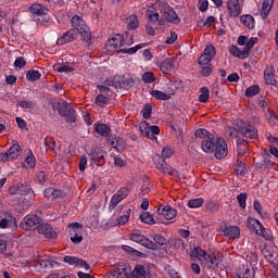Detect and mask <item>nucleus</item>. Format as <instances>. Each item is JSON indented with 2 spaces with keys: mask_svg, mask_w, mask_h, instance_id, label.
Here are the masks:
<instances>
[{
  "mask_svg": "<svg viewBox=\"0 0 278 278\" xmlns=\"http://www.w3.org/2000/svg\"><path fill=\"white\" fill-rule=\"evenodd\" d=\"M72 29H68L62 36H60L56 40V45H68V42H73V40H77V35L79 34L85 41H90L92 35L90 34V28L86 25V22L79 16L75 15L72 17Z\"/></svg>",
  "mask_w": 278,
  "mask_h": 278,
  "instance_id": "1",
  "label": "nucleus"
},
{
  "mask_svg": "<svg viewBox=\"0 0 278 278\" xmlns=\"http://www.w3.org/2000/svg\"><path fill=\"white\" fill-rule=\"evenodd\" d=\"M173 153L174 151L170 148L168 147L163 148L161 153L163 159L157 156L159 162H156V168L157 170H161L162 173H164L165 175H169L170 177H179V172H177V169L166 164V161H165L173 157Z\"/></svg>",
  "mask_w": 278,
  "mask_h": 278,
  "instance_id": "2",
  "label": "nucleus"
},
{
  "mask_svg": "<svg viewBox=\"0 0 278 278\" xmlns=\"http://www.w3.org/2000/svg\"><path fill=\"white\" fill-rule=\"evenodd\" d=\"M53 110H56L60 116L65 118L66 123H75L77 121V113L75 112V109L64 100H59L54 103Z\"/></svg>",
  "mask_w": 278,
  "mask_h": 278,
  "instance_id": "3",
  "label": "nucleus"
},
{
  "mask_svg": "<svg viewBox=\"0 0 278 278\" xmlns=\"http://www.w3.org/2000/svg\"><path fill=\"white\" fill-rule=\"evenodd\" d=\"M159 12L162 14L165 21H167V23H172L173 25H179V23H181V18H179V15L168 2H160Z\"/></svg>",
  "mask_w": 278,
  "mask_h": 278,
  "instance_id": "4",
  "label": "nucleus"
},
{
  "mask_svg": "<svg viewBox=\"0 0 278 278\" xmlns=\"http://www.w3.org/2000/svg\"><path fill=\"white\" fill-rule=\"evenodd\" d=\"M29 12L33 14L34 20L40 23V25H45V23L49 22V10L42 7V4L34 3L29 8Z\"/></svg>",
  "mask_w": 278,
  "mask_h": 278,
  "instance_id": "5",
  "label": "nucleus"
},
{
  "mask_svg": "<svg viewBox=\"0 0 278 278\" xmlns=\"http://www.w3.org/2000/svg\"><path fill=\"white\" fill-rule=\"evenodd\" d=\"M129 238L132 242H137L138 244H141V247H146V249H150L151 251H157V244L144 237V235H142L140 230H132V232L129 235Z\"/></svg>",
  "mask_w": 278,
  "mask_h": 278,
  "instance_id": "6",
  "label": "nucleus"
},
{
  "mask_svg": "<svg viewBox=\"0 0 278 278\" xmlns=\"http://www.w3.org/2000/svg\"><path fill=\"white\" fill-rule=\"evenodd\" d=\"M42 223V219L38 215H26L23 218V222L21 223L20 227L21 229H24L25 231H31V229H38Z\"/></svg>",
  "mask_w": 278,
  "mask_h": 278,
  "instance_id": "7",
  "label": "nucleus"
},
{
  "mask_svg": "<svg viewBox=\"0 0 278 278\" xmlns=\"http://www.w3.org/2000/svg\"><path fill=\"white\" fill-rule=\"evenodd\" d=\"M215 157L216 160H223V157H227L229 150L227 148V142L223 138H217L215 140Z\"/></svg>",
  "mask_w": 278,
  "mask_h": 278,
  "instance_id": "8",
  "label": "nucleus"
},
{
  "mask_svg": "<svg viewBox=\"0 0 278 278\" xmlns=\"http://www.w3.org/2000/svg\"><path fill=\"white\" fill-rule=\"evenodd\" d=\"M216 58V47L208 45L205 47L203 54L198 59V64H210Z\"/></svg>",
  "mask_w": 278,
  "mask_h": 278,
  "instance_id": "9",
  "label": "nucleus"
},
{
  "mask_svg": "<svg viewBox=\"0 0 278 278\" xmlns=\"http://www.w3.org/2000/svg\"><path fill=\"white\" fill-rule=\"evenodd\" d=\"M157 214L165 218V220H173L177 216V210L168 205H160L157 208Z\"/></svg>",
  "mask_w": 278,
  "mask_h": 278,
  "instance_id": "10",
  "label": "nucleus"
},
{
  "mask_svg": "<svg viewBox=\"0 0 278 278\" xmlns=\"http://www.w3.org/2000/svg\"><path fill=\"white\" fill-rule=\"evenodd\" d=\"M43 197L48 201H58V199H64L65 193H64V191H62L60 189H55L53 187H50V188H46L43 190Z\"/></svg>",
  "mask_w": 278,
  "mask_h": 278,
  "instance_id": "11",
  "label": "nucleus"
},
{
  "mask_svg": "<svg viewBox=\"0 0 278 278\" xmlns=\"http://www.w3.org/2000/svg\"><path fill=\"white\" fill-rule=\"evenodd\" d=\"M31 192V186L29 185H23V184H17L14 186L9 187V194H21L22 197H25Z\"/></svg>",
  "mask_w": 278,
  "mask_h": 278,
  "instance_id": "12",
  "label": "nucleus"
},
{
  "mask_svg": "<svg viewBox=\"0 0 278 278\" xmlns=\"http://www.w3.org/2000/svg\"><path fill=\"white\" fill-rule=\"evenodd\" d=\"M71 227V241L74 244H79L81 243V241L84 240V237L81 235H79V232L83 229V226H80L79 223H75V224H70Z\"/></svg>",
  "mask_w": 278,
  "mask_h": 278,
  "instance_id": "13",
  "label": "nucleus"
},
{
  "mask_svg": "<svg viewBox=\"0 0 278 278\" xmlns=\"http://www.w3.org/2000/svg\"><path fill=\"white\" fill-rule=\"evenodd\" d=\"M89 157L91 159L92 164L100 166L105 161V151L101 148H96L90 153H88Z\"/></svg>",
  "mask_w": 278,
  "mask_h": 278,
  "instance_id": "14",
  "label": "nucleus"
},
{
  "mask_svg": "<svg viewBox=\"0 0 278 278\" xmlns=\"http://www.w3.org/2000/svg\"><path fill=\"white\" fill-rule=\"evenodd\" d=\"M227 10L229 11L230 16L233 18L242 14V8H240V0H228Z\"/></svg>",
  "mask_w": 278,
  "mask_h": 278,
  "instance_id": "15",
  "label": "nucleus"
},
{
  "mask_svg": "<svg viewBox=\"0 0 278 278\" xmlns=\"http://www.w3.org/2000/svg\"><path fill=\"white\" fill-rule=\"evenodd\" d=\"M125 45V37L123 35L116 34L110 38L106 42L109 49H121Z\"/></svg>",
  "mask_w": 278,
  "mask_h": 278,
  "instance_id": "16",
  "label": "nucleus"
},
{
  "mask_svg": "<svg viewBox=\"0 0 278 278\" xmlns=\"http://www.w3.org/2000/svg\"><path fill=\"white\" fill-rule=\"evenodd\" d=\"M240 131L245 138H250L251 140L257 138V129L249 123H243Z\"/></svg>",
  "mask_w": 278,
  "mask_h": 278,
  "instance_id": "17",
  "label": "nucleus"
},
{
  "mask_svg": "<svg viewBox=\"0 0 278 278\" xmlns=\"http://www.w3.org/2000/svg\"><path fill=\"white\" fill-rule=\"evenodd\" d=\"M220 233L226 238H231L232 240H237V238H240V227L226 226L225 228L222 229Z\"/></svg>",
  "mask_w": 278,
  "mask_h": 278,
  "instance_id": "18",
  "label": "nucleus"
},
{
  "mask_svg": "<svg viewBox=\"0 0 278 278\" xmlns=\"http://www.w3.org/2000/svg\"><path fill=\"white\" fill-rule=\"evenodd\" d=\"M126 278H147V267L143 265H136L134 270L128 274L125 273Z\"/></svg>",
  "mask_w": 278,
  "mask_h": 278,
  "instance_id": "19",
  "label": "nucleus"
},
{
  "mask_svg": "<svg viewBox=\"0 0 278 278\" xmlns=\"http://www.w3.org/2000/svg\"><path fill=\"white\" fill-rule=\"evenodd\" d=\"M205 262L206 264H208L210 268H217L218 264L223 262V254L220 253L206 254Z\"/></svg>",
  "mask_w": 278,
  "mask_h": 278,
  "instance_id": "20",
  "label": "nucleus"
},
{
  "mask_svg": "<svg viewBox=\"0 0 278 278\" xmlns=\"http://www.w3.org/2000/svg\"><path fill=\"white\" fill-rule=\"evenodd\" d=\"M216 147V139L214 137H208L202 140L201 148L204 153H214V149Z\"/></svg>",
  "mask_w": 278,
  "mask_h": 278,
  "instance_id": "21",
  "label": "nucleus"
},
{
  "mask_svg": "<svg viewBox=\"0 0 278 278\" xmlns=\"http://www.w3.org/2000/svg\"><path fill=\"white\" fill-rule=\"evenodd\" d=\"M37 229L38 233H42V236H46L47 238L53 239L56 237L55 231H53V227L49 224H41Z\"/></svg>",
  "mask_w": 278,
  "mask_h": 278,
  "instance_id": "22",
  "label": "nucleus"
},
{
  "mask_svg": "<svg viewBox=\"0 0 278 278\" xmlns=\"http://www.w3.org/2000/svg\"><path fill=\"white\" fill-rule=\"evenodd\" d=\"M237 151L240 157H245L247 151H249V141L244 139H238L237 141Z\"/></svg>",
  "mask_w": 278,
  "mask_h": 278,
  "instance_id": "23",
  "label": "nucleus"
},
{
  "mask_svg": "<svg viewBox=\"0 0 278 278\" xmlns=\"http://www.w3.org/2000/svg\"><path fill=\"white\" fill-rule=\"evenodd\" d=\"M248 225L249 227L254 229L257 236H262V233H264V226H262V223H260V220H257L256 218H249Z\"/></svg>",
  "mask_w": 278,
  "mask_h": 278,
  "instance_id": "24",
  "label": "nucleus"
},
{
  "mask_svg": "<svg viewBox=\"0 0 278 278\" xmlns=\"http://www.w3.org/2000/svg\"><path fill=\"white\" fill-rule=\"evenodd\" d=\"M190 257L192 260H198L199 262H205L207 257V252H205L203 249L197 247L193 249V251L190 254Z\"/></svg>",
  "mask_w": 278,
  "mask_h": 278,
  "instance_id": "25",
  "label": "nucleus"
},
{
  "mask_svg": "<svg viewBox=\"0 0 278 278\" xmlns=\"http://www.w3.org/2000/svg\"><path fill=\"white\" fill-rule=\"evenodd\" d=\"M174 66H175V62L173 61V59L168 58V59H165L163 62H161L160 71L163 72L165 75H168V73L173 71Z\"/></svg>",
  "mask_w": 278,
  "mask_h": 278,
  "instance_id": "26",
  "label": "nucleus"
},
{
  "mask_svg": "<svg viewBox=\"0 0 278 278\" xmlns=\"http://www.w3.org/2000/svg\"><path fill=\"white\" fill-rule=\"evenodd\" d=\"M108 143L113 148V149H123L125 147V141L121 137L116 136H111L108 138Z\"/></svg>",
  "mask_w": 278,
  "mask_h": 278,
  "instance_id": "27",
  "label": "nucleus"
},
{
  "mask_svg": "<svg viewBox=\"0 0 278 278\" xmlns=\"http://www.w3.org/2000/svg\"><path fill=\"white\" fill-rule=\"evenodd\" d=\"M273 3H275V0H263V4L261 9L262 18L268 17V14H270V10H273Z\"/></svg>",
  "mask_w": 278,
  "mask_h": 278,
  "instance_id": "28",
  "label": "nucleus"
},
{
  "mask_svg": "<svg viewBox=\"0 0 278 278\" xmlns=\"http://www.w3.org/2000/svg\"><path fill=\"white\" fill-rule=\"evenodd\" d=\"M264 79L268 86H275V84H277V80L275 79V74H273V66L267 67L264 71Z\"/></svg>",
  "mask_w": 278,
  "mask_h": 278,
  "instance_id": "29",
  "label": "nucleus"
},
{
  "mask_svg": "<svg viewBox=\"0 0 278 278\" xmlns=\"http://www.w3.org/2000/svg\"><path fill=\"white\" fill-rule=\"evenodd\" d=\"M10 160H17L21 156V146L18 143H14L8 151H7Z\"/></svg>",
  "mask_w": 278,
  "mask_h": 278,
  "instance_id": "30",
  "label": "nucleus"
},
{
  "mask_svg": "<svg viewBox=\"0 0 278 278\" xmlns=\"http://www.w3.org/2000/svg\"><path fill=\"white\" fill-rule=\"evenodd\" d=\"M228 51L229 53H231V55H233V58L247 60V55H244V50H240L236 45L229 46Z\"/></svg>",
  "mask_w": 278,
  "mask_h": 278,
  "instance_id": "31",
  "label": "nucleus"
},
{
  "mask_svg": "<svg viewBox=\"0 0 278 278\" xmlns=\"http://www.w3.org/2000/svg\"><path fill=\"white\" fill-rule=\"evenodd\" d=\"M131 216V210H127L123 213V215L116 219V223L114 224L115 227H121L123 225H127L129 223V218Z\"/></svg>",
  "mask_w": 278,
  "mask_h": 278,
  "instance_id": "32",
  "label": "nucleus"
},
{
  "mask_svg": "<svg viewBox=\"0 0 278 278\" xmlns=\"http://www.w3.org/2000/svg\"><path fill=\"white\" fill-rule=\"evenodd\" d=\"M256 43L257 38L255 37H252L248 41H245V46L243 48V55H245V58H249V55H251V49H253V47H255Z\"/></svg>",
  "mask_w": 278,
  "mask_h": 278,
  "instance_id": "33",
  "label": "nucleus"
},
{
  "mask_svg": "<svg viewBox=\"0 0 278 278\" xmlns=\"http://www.w3.org/2000/svg\"><path fill=\"white\" fill-rule=\"evenodd\" d=\"M199 65H200L199 73L202 77H210V75H212V73L214 72V66H212L211 63L199 64Z\"/></svg>",
  "mask_w": 278,
  "mask_h": 278,
  "instance_id": "34",
  "label": "nucleus"
},
{
  "mask_svg": "<svg viewBox=\"0 0 278 278\" xmlns=\"http://www.w3.org/2000/svg\"><path fill=\"white\" fill-rule=\"evenodd\" d=\"M237 275H238L239 278H254L255 277V270L243 266L239 269Z\"/></svg>",
  "mask_w": 278,
  "mask_h": 278,
  "instance_id": "35",
  "label": "nucleus"
},
{
  "mask_svg": "<svg viewBox=\"0 0 278 278\" xmlns=\"http://www.w3.org/2000/svg\"><path fill=\"white\" fill-rule=\"evenodd\" d=\"M240 21L248 29L255 27V18H253L252 15H241Z\"/></svg>",
  "mask_w": 278,
  "mask_h": 278,
  "instance_id": "36",
  "label": "nucleus"
},
{
  "mask_svg": "<svg viewBox=\"0 0 278 278\" xmlns=\"http://www.w3.org/2000/svg\"><path fill=\"white\" fill-rule=\"evenodd\" d=\"M151 97H153L154 99H157L159 101H169L172 96L170 93H166L160 90H152Z\"/></svg>",
  "mask_w": 278,
  "mask_h": 278,
  "instance_id": "37",
  "label": "nucleus"
},
{
  "mask_svg": "<svg viewBox=\"0 0 278 278\" xmlns=\"http://www.w3.org/2000/svg\"><path fill=\"white\" fill-rule=\"evenodd\" d=\"M118 84L119 88L123 90H129V88L134 86V78H122L118 76Z\"/></svg>",
  "mask_w": 278,
  "mask_h": 278,
  "instance_id": "38",
  "label": "nucleus"
},
{
  "mask_svg": "<svg viewBox=\"0 0 278 278\" xmlns=\"http://www.w3.org/2000/svg\"><path fill=\"white\" fill-rule=\"evenodd\" d=\"M17 105L24 110V112H31L34 108H36V103L34 101H25L21 100L17 102Z\"/></svg>",
  "mask_w": 278,
  "mask_h": 278,
  "instance_id": "39",
  "label": "nucleus"
},
{
  "mask_svg": "<svg viewBox=\"0 0 278 278\" xmlns=\"http://www.w3.org/2000/svg\"><path fill=\"white\" fill-rule=\"evenodd\" d=\"M97 134H99L100 136H103L104 138L110 136V131L111 129L109 128L108 125L105 124H98L96 127H94Z\"/></svg>",
  "mask_w": 278,
  "mask_h": 278,
  "instance_id": "40",
  "label": "nucleus"
},
{
  "mask_svg": "<svg viewBox=\"0 0 278 278\" xmlns=\"http://www.w3.org/2000/svg\"><path fill=\"white\" fill-rule=\"evenodd\" d=\"M40 77H42V74H40L39 71L29 70L26 72V79H28V81H38Z\"/></svg>",
  "mask_w": 278,
  "mask_h": 278,
  "instance_id": "41",
  "label": "nucleus"
},
{
  "mask_svg": "<svg viewBox=\"0 0 278 278\" xmlns=\"http://www.w3.org/2000/svg\"><path fill=\"white\" fill-rule=\"evenodd\" d=\"M199 101L200 103H207V101H210V88L202 87L200 89Z\"/></svg>",
  "mask_w": 278,
  "mask_h": 278,
  "instance_id": "42",
  "label": "nucleus"
},
{
  "mask_svg": "<svg viewBox=\"0 0 278 278\" xmlns=\"http://www.w3.org/2000/svg\"><path fill=\"white\" fill-rule=\"evenodd\" d=\"M123 251H126V253H129L130 255H135L136 257H147V254L129 247V245H123Z\"/></svg>",
  "mask_w": 278,
  "mask_h": 278,
  "instance_id": "43",
  "label": "nucleus"
},
{
  "mask_svg": "<svg viewBox=\"0 0 278 278\" xmlns=\"http://www.w3.org/2000/svg\"><path fill=\"white\" fill-rule=\"evenodd\" d=\"M96 105L98 108H105L108 103H110V98L105 97L104 94H98L94 100Z\"/></svg>",
  "mask_w": 278,
  "mask_h": 278,
  "instance_id": "44",
  "label": "nucleus"
},
{
  "mask_svg": "<svg viewBox=\"0 0 278 278\" xmlns=\"http://www.w3.org/2000/svg\"><path fill=\"white\" fill-rule=\"evenodd\" d=\"M127 26L128 29H137V27H139L140 23L138 22V16L136 15H130L127 21Z\"/></svg>",
  "mask_w": 278,
  "mask_h": 278,
  "instance_id": "45",
  "label": "nucleus"
},
{
  "mask_svg": "<svg viewBox=\"0 0 278 278\" xmlns=\"http://www.w3.org/2000/svg\"><path fill=\"white\" fill-rule=\"evenodd\" d=\"M204 203L203 198H195L188 201V207L194 210L197 207H201Z\"/></svg>",
  "mask_w": 278,
  "mask_h": 278,
  "instance_id": "46",
  "label": "nucleus"
},
{
  "mask_svg": "<svg viewBox=\"0 0 278 278\" xmlns=\"http://www.w3.org/2000/svg\"><path fill=\"white\" fill-rule=\"evenodd\" d=\"M260 94V86L253 85L245 89V97H255Z\"/></svg>",
  "mask_w": 278,
  "mask_h": 278,
  "instance_id": "47",
  "label": "nucleus"
},
{
  "mask_svg": "<svg viewBox=\"0 0 278 278\" xmlns=\"http://www.w3.org/2000/svg\"><path fill=\"white\" fill-rule=\"evenodd\" d=\"M141 79L144 84H153V81H155V75L153 72H144Z\"/></svg>",
  "mask_w": 278,
  "mask_h": 278,
  "instance_id": "48",
  "label": "nucleus"
},
{
  "mask_svg": "<svg viewBox=\"0 0 278 278\" xmlns=\"http://www.w3.org/2000/svg\"><path fill=\"white\" fill-rule=\"evenodd\" d=\"M45 147L46 151H54L55 150V139L53 137L45 138Z\"/></svg>",
  "mask_w": 278,
  "mask_h": 278,
  "instance_id": "49",
  "label": "nucleus"
},
{
  "mask_svg": "<svg viewBox=\"0 0 278 278\" xmlns=\"http://www.w3.org/2000/svg\"><path fill=\"white\" fill-rule=\"evenodd\" d=\"M139 129L146 138H150L151 136V126L148 125L147 122H142L139 126Z\"/></svg>",
  "mask_w": 278,
  "mask_h": 278,
  "instance_id": "50",
  "label": "nucleus"
},
{
  "mask_svg": "<svg viewBox=\"0 0 278 278\" xmlns=\"http://www.w3.org/2000/svg\"><path fill=\"white\" fill-rule=\"evenodd\" d=\"M118 77L119 76H114L111 78H108L105 80V86H108L109 88H119V84H118Z\"/></svg>",
  "mask_w": 278,
  "mask_h": 278,
  "instance_id": "51",
  "label": "nucleus"
},
{
  "mask_svg": "<svg viewBox=\"0 0 278 278\" xmlns=\"http://www.w3.org/2000/svg\"><path fill=\"white\" fill-rule=\"evenodd\" d=\"M140 218L142 223H146V225H155V219H153V215L149 213H142L140 215Z\"/></svg>",
  "mask_w": 278,
  "mask_h": 278,
  "instance_id": "52",
  "label": "nucleus"
},
{
  "mask_svg": "<svg viewBox=\"0 0 278 278\" xmlns=\"http://www.w3.org/2000/svg\"><path fill=\"white\" fill-rule=\"evenodd\" d=\"M140 49H142V45H137L129 49H121L118 50V53H128L129 55H134V53H137L138 51H140Z\"/></svg>",
  "mask_w": 278,
  "mask_h": 278,
  "instance_id": "53",
  "label": "nucleus"
},
{
  "mask_svg": "<svg viewBox=\"0 0 278 278\" xmlns=\"http://www.w3.org/2000/svg\"><path fill=\"white\" fill-rule=\"evenodd\" d=\"M181 80H175L173 83H170L168 86V88L172 90V92L169 93L170 97H173V94H175L177 92V90H179V88H181Z\"/></svg>",
  "mask_w": 278,
  "mask_h": 278,
  "instance_id": "54",
  "label": "nucleus"
},
{
  "mask_svg": "<svg viewBox=\"0 0 278 278\" xmlns=\"http://www.w3.org/2000/svg\"><path fill=\"white\" fill-rule=\"evenodd\" d=\"M121 201H123V198H121L119 195H117L116 193L111 198V201L109 203V208L114 210L116 207V205H118V203H121Z\"/></svg>",
  "mask_w": 278,
  "mask_h": 278,
  "instance_id": "55",
  "label": "nucleus"
},
{
  "mask_svg": "<svg viewBox=\"0 0 278 278\" xmlns=\"http://www.w3.org/2000/svg\"><path fill=\"white\" fill-rule=\"evenodd\" d=\"M195 137L197 138H212V137H214V135H210V131H207V129H205V128H200V129L195 130Z\"/></svg>",
  "mask_w": 278,
  "mask_h": 278,
  "instance_id": "56",
  "label": "nucleus"
},
{
  "mask_svg": "<svg viewBox=\"0 0 278 278\" xmlns=\"http://www.w3.org/2000/svg\"><path fill=\"white\" fill-rule=\"evenodd\" d=\"M147 16H148L150 23H157V21H160V13L152 11V10L148 11Z\"/></svg>",
  "mask_w": 278,
  "mask_h": 278,
  "instance_id": "57",
  "label": "nucleus"
},
{
  "mask_svg": "<svg viewBox=\"0 0 278 278\" xmlns=\"http://www.w3.org/2000/svg\"><path fill=\"white\" fill-rule=\"evenodd\" d=\"M235 173L236 175H241L242 177H244V175H247V167L244 166V163H239L235 166Z\"/></svg>",
  "mask_w": 278,
  "mask_h": 278,
  "instance_id": "58",
  "label": "nucleus"
},
{
  "mask_svg": "<svg viewBox=\"0 0 278 278\" xmlns=\"http://www.w3.org/2000/svg\"><path fill=\"white\" fill-rule=\"evenodd\" d=\"M63 262H65V264H70V266H77L79 258L76 256H64Z\"/></svg>",
  "mask_w": 278,
  "mask_h": 278,
  "instance_id": "59",
  "label": "nucleus"
},
{
  "mask_svg": "<svg viewBox=\"0 0 278 278\" xmlns=\"http://www.w3.org/2000/svg\"><path fill=\"white\" fill-rule=\"evenodd\" d=\"M125 273H127L125 271V267L117 268L109 274V278H119L121 275H125Z\"/></svg>",
  "mask_w": 278,
  "mask_h": 278,
  "instance_id": "60",
  "label": "nucleus"
},
{
  "mask_svg": "<svg viewBox=\"0 0 278 278\" xmlns=\"http://www.w3.org/2000/svg\"><path fill=\"white\" fill-rule=\"evenodd\" d=\"M151 112H153V106L151 104H146L142 110L143 118H151Z\"/></svg>",
  "mask_w": 278,
  "mask_h": 278,
  "instance_id": "61",
  "label": "nucleus"
},
{
  "mask_svg": "<svg viewBox=\"0 0 278 278\" xmlns=\"http://www.w3.org/2000/svg\"><path fill=\"white\" fill-rule=\"evenodd\" d=\"M237 201L240 205V207L242 210H244V207H247V193H240L238 197H237Z\"/></svg>",
  "mask_w": 278,
  "mask_h": 278,
  "instance_id": "62",
  "label": "nucleus"
},
{
  "mask_svg": "<svg viewBox=\"0 0 278 278\" xmlns=\"http://www.w3.org/2000/svg\"><path fill=\"white\" fill-rule=\"evenodd\" d=\"M172 244H173L174 249H178V250L186 249L184 240H181V239H174V240H172Z\"/></svg>",
  "mask_w": 278,
  "mask_h": 278,
  "instance_id": "63",
  "label": "nucleus"
},
{
  "mask_svg": "<svg viewBox=\"0 0 278 278\" xmlns=\"http://www.w3.org/2000/svg\"><path fill=\"white\" fill-rule=\"evenodd\" d=\"M153 241L155 244H160V247H164V244H166V238H164L162 235H154Z\"/></svg>",
  "mask_w": 278,
  "mask_h": 278,
  "instance_id": "64",
  "label": "nucleus"
}]
</instances>
